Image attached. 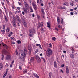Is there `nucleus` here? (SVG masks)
<instances>
[{"instance_id": "obj_18", "label": "nucleus", "mask_w": 78, "mask_h": 78, "mask_svg": "<svg viewBox=\"0 0 78 78\" xmlns=\"http://www.w3.org/2000/svg\"><path fill=\"white\" fill-rule=\"evenodd\" d=\"M54 65L55 67H57V65H56V62L55 61H54Z\"/></svg>"}, {"instance_id": "obj_2", "label": "nucleus", "mask_w": 78, "mask_h": 78, "mask_svg": "<svg viewBox=\"0 0 78 78\" xmlns=\"http://www.w3.org/2000/svg\"><path fill=\"white\" fill-rule=\"evenodd\" d=\"M52 50L50 49H48L46 51V55L48 57H50L51 55H52Z\"/></svg>"}, {"instance_id": "obj_29", "label": "nucleus", "mask_w": 78, "mask_h": 78, "mask_svg": "<svg viewBox=\"0 0 78 78\" xmlns=\"http://www.w3.org/2000/svg\"><path fill=\"white\" fill-rule=\"evenodd\" d=\"M60 23H57V25L59 28H61V25H60Z\"/></svg>"}, {"instance_id": "obj_57", "label": "nucleus", "mask_w": 78, "mask_h": 78, "mask_svg": "<svg viewBox=\"0 0 78 78\" xmlns=\"http://www.w3.org/2000/svg\"><path fill=\"white\" fill-rule=\"evenodd\" d=\"M3 58H4V56L3 55L2 57L1 58V60H3Z\"/></svg>"}, {"instance_id": "obj_43", "label": "nucleus", "mask_w": 78, "mask_h": 78, "mask_svg": "<svg viewBox=\"0 0 78 78\" xmlns=\"http://www.w3.org/2000/svg\"><path fill=\"white\" fill-rule=\"evenodd\" d=\"M66 8L65 7H61L60 9H66Z\"/></svg>"}, {"instance_id": "obj_64", "label": "nucleus", "mask_w": 78, "mask_h": 78, "mask_svg": "<svg viewBox=\"0 0 78 78\" xmlns=\"http://www.w3.org/2000/svg\"><path fill=\"white\" fill-rule=\"evenodd\" d=\"M70 14H71V15H73V12H71L70 13Z\"/></svg>"}, {"instance_id": "obj_63", "label": "nucleus", "mask_w": 78, "mask_h": 78, "mask_svg": "<svg viewBox=\"0 0 78 78\" xmlns=\"http://www.w3.org/2000/svg\"><path fill=\"white\" fill-rule=\"evenodd\" d=\"M57 61L58 62H59V61H58V58H57Z\"/></svg>"}, {"instance_id": "obj_5", "label": "nucleus", "mask_w": 78, "mask_h": 78, "mask_svg": "<svg viewBox=\"0 0 78 78\" xmlns=\"http://www.w3.org/2000/svg\"><path fill=\"white\" fill-rule=\"evenodd\" d=\"M32 5L34 8V9L35 10H37V7H36V4L35 3H34V2H33L32 3Z\"/></svg>"}, {"instance_id": "obj_27", "label": "nucleus", "mask_w": 78, "mask_h": 78, "mask_svg": "<svg viewBox=\"0 0 78 78\" xmlns=\"http://www.w3.org/2000/svg\"><path fill=\"white\" fill-rule=\"evenodd\" d=\"M52 74V73L51 72L49 73V78H51V76Z\"/></svg>"}, {"instance_id": "obj_12", "label": "nucleus", "mask_w": 78, "mask_h": 78, "mask_svg": "<svg viewBox=\"0 0 78 78\" xmlns=\"http://www.w3.org/2000/svg\"><path fill=\"white\" fill-rule=\"evenodd\" d=\"M39 27H42L43 26V22H40L39 23Z\"/></svg>"}, {"instance_id": "obj_1", "label": "nucleus", "mask_w": 78, "mask_h": 78, "mask_svg": "<svg viewBox=\"0 0 78 78\" xmlns=\"http://www.w3.org/2000/svg\"><path fill=\"white\" fill-rule=\"evenodd\" d=\"M27 53V51L26 49H24V51H22L21 52V56L20 58V59H23L24 58H25V56L26 54Z\"/></svg>"}, {"instance_id": "obj_51", "label": "nucleus", "mask_w": 78, "mask_h": 78, "mask_svg": "<svg viewBox=\"0 0 78 78\" xmlns=\"http://www.w3.org/2000/svg\"><path fill=\"white\" fill-rule=\"evenodd\" d=\"M61 67H64V64L61 65Z\"/></svg>"}, {"instance_id": "obj_34", "label": "nucleus", "mask_w": 78, "mask_h": 78, "mask_svg": "<svg viewBox=\"0 0 78 78\" xmlns=\"http://www.w3.org/2000/svg\"><path fill=\"white\" fill-rule=\"evenodd\" d=\"M3 46L5 48H6L7 49L8 48V46H7V45H6V44H4L3 45Z\"/></svg>"}, {"instance_id": "obj_31", "label": "nucleus", "mask_w": 78, "mask_h": 78, "mask_svg": "<svg viewBox=\"0 0 78 78\" xmlns=\"http://www.w3.org/2000/svg\"><path fill=\"white\" fill-rule=\"evenodd\" d=\"M27 69H26L23 71V72L24 73H26L27 72Z\"/></svg>"}, {"instance_id": "obj_23", "label": "nucleus", "mask_w": 78, "mask_h": 78, "mask_svg": "<svg viewBox=\"0 0 78 78\" xmlns=\"http://www.w3.org/2000/svg\"><path fill=\"white\" fill-rule=\"evenodd\" d=\"M30 10H31V11H30V12H33V10L32 7L31 6H30Z\"/></svg>"}, {"instance_id": "obj_19", "label": "nucleus", "mask_w": 78, "mask_h": 78, "mask_svg": "<svg viewBox=\"0 0 78 78\" xmlns=\"http://www.w3.org/2000/svg\"><path fill=\"white\" fill-rule=\"evenodd\" d=\"M23 11H24L25 13L26 14H27L28 13V10H27V9L25 8L23 9Z\"/></svg>"}, {"instance_id": "obj_33", "label": "nucleus", "mask_w": 78, "mask_h": 78, "mask_svg": "<svg viewBox=\"0 0 78 78\" xmlns=\"http://www.w3.org/2000/svg\"><path fill=\"white\" fill-rule=\"evenodd\" d=\"M40 58L39 56L38 55H36V59L37 60V59H39Z\"/></svg>"}, {"instance_id": "obj_45", "label": "nucleus", "mask_w": 78, "mask_h": 78, "mask_svg": "<svg viewBox=\"0 0 78 78\" xmlns=\"http://www.w3.org/2000/svg\"><path fill=\"white\" fill-rule=\"evenodd\" d=\"M1 32H2L3 33H4L5 32V30H1Z\"/></svg>"}, {"instance_id": "obj_36", "label": "nucleus", "mask_w": 78, "mask_h": 78, "mask_svg": "<svg viewBox=\"0 0 78 78\" xmlns=\"http://www.w3.org/2000/svg\"><path fill=\"white\" fill-rule=\"evenodd\" d=\"M52 39L53 41H56V38L55 37H53Z\"/></svg>"}, {"instance_id": "obj_50", "label": "nucleus", "mask_w": 78, "mask_h": 78, "mask_svg": "<svg viewBox=\"0 0 78 78\" xmlns=\"http://www.w3.org/2000/svg\"><path fill=\"white\" fill-rule=\"evenodd\" d=\"M18 3L19 4V5H20V6H22V4H21V3L18 2Z\"/></svg>"}, {"instance_id": "obj_3", "label": "nucleus", "mask_w": 78, "mask_h": 78, "mask_svg": "<svg viewBox=\"0 0 78 78\" xmlns=\"http://www.w3.org/2000/svg\"><path fill=\"white\" fill-rule=\"evenodd\" d=\"M29 36L30 37H33V33H34L35 31V30L34 29H29Z\"/></svg>"}, {"instance_id": "obj_11", "label": "nucleus", "mask_w": 78, "mask_h": 78, "mask_svg": "<svg viewBox=\"0 0 78 78\" xmlns=\"http://www.w3.org/2000/svg\"><path fill=\"white\" fill-rule=\"evenodd\" d=\"M13 25L14 27H17V24L15 21L13 22Z\"/></svg>"}, {"instance_id": "obj_39", "label": "nucleus", "mask_w": 78, "mask_h": 78, "mask_svg": "<svg viewBox=\"0 0 78 78\" xmlns=\"http://www.w3.org/2000/svg\"><path fill=\"white\" fill-rule=\"evenodd\" d=\"M70 5L71 6H73V2H71L70 3Z\"/></svg>"}, {"instance_id": "obj_54", "label": "nucleus", "mask_w": 78, "mask_h": 78, "mask_svg": "<svg viewBox=\"0 0 78 78\" xmlns=\"http://www.w3.org/2000/svg\"><path fill=\"white\" fill-rule=\"evenodd\" d=\"M5 67H8V64H6L5 65Z\"/></svg>"}, {"instance_id": "obj_35", "label": "nucleus", "mask_w": 78, "mask_h": 78, "mask_svg": "<svg viewBox=\"0 0 78 78\" xmlns=\"http://www.w3.org/2000/svg\"><path fill=\"white\" fill-rule=\"evenodd\" d=\"M68 5V3H67V2H65V3L63 5L64 6H65V5L66 6H67V5Z\"/></svg>"}, {"instance_id": "obj_10", "label": "nucleus", "mask_w": 78, "mask_h": 78, "mask_svg": "<svg viewBox=\"0 0 78 78\" xmlns=\"http://www.w3.org/2000/svg\"><path fill=\"white\" fill-rule=\"evenodd\" d=\"M25 7L26 8V9H27V10H28V11H29L30 10V7H29V6L28 5H25Z\"/></svg>"}, {"instance_id": "obj_6", "label": "nucleus", "mask_w": 78, "mask_h": 78, "mask_svg": "<svg viewBox=\"0 0 78 78\" xmlns=\"http://www.w3.org/2000/svg\"><path fill=\"white\" fill-rule=\"evenodd\" d=\"M66 73H67V74L69 73V67H68V66H66Z\"/></svg>"}, {"instance_id": "obj_24", "label": "nucleus", "mask_w": 78, "mask_h": 78, "mask_svg": "<svg viewBox=\"0 0 78 78\" xmlns=\"http://www.w3.org/2000/svg\"><path fill=\"white\" fill-rule=\"evenodd\" d=\"M70 58H74V55H73V54H71L70 55Z\"/></svg>"}, {"instance_id": "obj_17", "label": "nucleus", "mask_w": 78, "mask_h": 78, "mask_svg": "<svg viewBox=\"0 0 78 78\" xmlns=\"http://www.w3.org/2000/svg\"><path fill=\"white\" fill-rule=\"evenodd\" d=\"M4 18L5 20L6 21V22H8V19H7V17L5 14L4 15Z\"/></svg>"}, {"instance_id": "obj_46", "label": "nucleus", "mask_w": 78, "mask_h": 78, "mask_svg": "<svg viewBox=\"0 0 78 78\" xmlns=\"http://www.w3.org/2000/svg\"><path fill=\"white\" fill-rule=\"evenodd\" d=\"M6 1L8 4V5H9V1L8 0H6Z\"/></svg>"}, {"instance_id": "obj_40", "label": "nucleus", "mask_w": 78, "mask_h": 78, "mask_svg": "<svg viewBox=\"0 0 78 78\" xmlns=\"http://www.w3.org/2000/svg\"><path fill=\"white\" fill-rule=\"evenodd\" d=\"M6 31L8 32V33H9V28H7L6 30Z\"/></svg>"}, {"instance_id": "obj_62", "label": "nucleus", "mask_w": 78, "mask_h": 78, "mask_svg": "<svg viewBox=\"0 0 78 78\" xmlns=\"http://www.w3.org/2000/svg\"><path fill=\"white\" fill-rule=\"evenodd\" d=\"M32 16L33 17H34V13H33L32 15Z\"/></svg>"}, {"instance_id": "obj_49", "label": "nucleus", "mask_w": 78, "mask_h": 78, "mask_svg": "<svg viewBox=\"0 0 78 78\" xmlns=\"http://www.w3.org/2000/svg\"><path fill=\"white\" fill-rule=\"evenodd\" d=\"M14 60H13L11 62V64H13V63H14Z\"/></svg>"}, {"instance_id": "obj_21", "label": "nucleus", "mask_w": 78, "mask_h": 78, "mask_svg": "<svg viewBox=\"0 0 78 78\" xmlns=\"http://www.w3.org/2000/svg\"><path fill=\"white\" fill-rule=\"evenodd\" d=\"M36 46H39L40 48L41 49H42V47H41V45H40V44H36Z\"/></svg>"}, {"instance_id": "obj_52", "label": "nucleus", "mask_w": 78, "mask_h": 78, "mask_svg": "<svg viewBox=\"0 0 78 78\" xmlns=\"http://www.w3.org/2000/svg\"><path fill=\"white\" fill-rule=\"evenodd\" d=\"M4 9L5 10V12L6 13V8H5V6H4Z\"/></svg>"}, {"instance_id": "obj_30", "label": "nucleus", "mask_w": 78, "mask_h": 78, "mask_svg": "<svg viewBox=\"0 0 78 78\" xmlns=\"http://www.w3.org/2000/svg\"><path fill=\"white\" fill-rule=\"evenodd\" d=\"M7 75V72H6V73L3 75V78H5V76H6Z\"/></svg>"}, {"instance_id": "obj_55", "label": "nucleus", "mask_w": 78, "mask_h": 78, "mask_svg": "<svg viewBox=\"0 0 78 78\" xmlns=\"http://www.w3.org/2000/svg\"><path fill=\"white\" fill-rule=\"evenodd\" d=\"M44 0H40V3H42Z\"/></svg>"}, {"instance_id": "obj_4", "label": "nucleus", "mask_w": 78, "mask_h": 78, "mask_svg": "<svg viewBox=\"0 0 78 78\" xmlns=\"http://www.w3.org/2000/svg\"><path fill=\"white\" fill-rule=\"evenodd\" d=\"M28 50L29 51V55H31V50H32V47H31V45H29Z\"/></svg>"}, {"instance_id": "obj_8", "label": "nucleus", "mask_w": 78, "mask_h": 78, "mask_svg": "<svg viewBox=\"0 0 78 78\" xmlns=\"http://www.w3.org/2000/svg\"><path fill=\"white\" fill-rule=\"evenodd\" d=\"M16 19H17L18 21L19 22H20V18L19 16H18L17 15L16 16Z\"/></svg>"}, {"instance_id": "obj_59", "label": "nucleus", "mask_w": 78, "mask_h": 78, "mask_svg": "<svg viewBox=\"0 0 78 78\" xmlns=\"http://www.w3.org/2000/svg\"><path fill=\"white\" fill-rule=\"evenodd\" d=\"M41 6H44V4H43V3H41Z\"/></svg>"}, {"instance_id": "obj_53", "label": "nucleus", "mask_w": 78, "mask_h": 78, "mask_svg": "<svg viewBox=\"0 0 78 78\" xmlns=\"http://www.w3.org/2000/svg\"><path fill=\"white\" fill-rule=\"evenodd\" d=\"M11 38L12 39H13V40H14V39H15V38H14L13 37H11Z\"/></svg>"}, {"instance_id": "obj_58", "label": "nucleus", "mask_w": 78, "mask_h": 78, "mask_svg": "<svg viewBox=\"0 0 78 78\" xmlns=\"http://www.w3.org/2000/svg\"><path fill=\"white\" fill-rule=\"evenodd\" d=\"M38 51V49H36V51H35V53H37Z\"/></svg>"}, {"instance_id": "obj_28", "label": "nucleus", "mask_w": 78, "mask_h": 78, "mask_svg": "<svg viewBox=\"0 0 78 78\" xmlns=\"http://www.w3.org/2000/svg\"><path fill=\"white\" fill-rule=\"evenodd\" d=\"M34 61V58L33 57H31L30 59V62H33Z\"/></svg>"}, {"instance_id": "obj_20", "label": "nucleus", "mask_w": 78, "mask_h": 78, "mask_svg": "<svg viewBox=\"0 0 78 78\" xmlns=\"http://www.w3.org/2000/svg\"><path fill=\"white\" fill-rule=\"evenodd\" d=\"M41 12H42V13H43V14H45V12H44V9L42 8V9H41Z\"/></svg>"}, {"instance_id": "obj_16", "label": "nucleus", "mask_w": 78, "mask_h": 78, "mask_svg": "<svg viewBox=\"0 0 78 78\" xmlns=\"http://www.w3.org/2000/svg\"><path fill=\"white\" fill-rule=\"evenodd\" d=\"M3 53L5 54V55H8V52L6 50H5L3 51Z\"/></svg>"}, {"instance_id": "obj_7", "label": "nucleus", "mask_w": 78, "mask_h": 78, "mask_svg": "<svg viewBox=\"0 0 78 78\" xmlns=\"http://www.w3.org/2000/svg\"><path fill=\"white\" fill-rule=\"evenodd\" d=\"M6 59L7 61H9L10 59H11V55H8L6 56Z\"/></svg>"}, {"instance_id": "obj_15", "label": "nucleus", "mask_w": 78, "mask_h": 78, "mask_svg": "<svg viewBox=\"0 0 78 78\" xmlns=\"http://www.w3.org/2000/svg\"><path fill=\"white\" fill-rule=\"evenodd\" d=\"M33 75L37 78H39V76L37 74H36L34 73H33Z\"/></svg>"}, {"instance_id": "obj_42", "label": "nucleus", "mask_w": 78, "mask_h": 78, "mask_svg": "<svg viewBox=\"0 0 78 78\" xmlns=\"http://www.w3.org/2000/svg\"><path fill=\"white\" fill-rule=\"evenodd\" d=\"M16 55L17 56H18V55H19V54H18V52H17V50H16Z\"/></svg>"}, {"instance_id": "obj_38", "label": "nucleus", "mask_w": 78, "mask_h": 78, "mask_svg": "<svg viewBox=\"0 0 78 78\" xmlns=\"http://www.w3.org/2000/svg\"><path fill=\"white\" fill-rule=\"evenodd\" d=\"M41 59H43V61L44 62V63H45V58H44L42 57Z\"/></svg>"}, {"instance_id": "obj_9", "label": "nucleus", "mask_w": 78, "mask_h": 78, "mask_svg": "<svg viewBox=\"0 0 78 78\" xmlns=\"http://www.w3.org/2000/svg\"><path fill=\"white\" fill-rule=\"evenodd\" d=\"M57 23H60V22L61 21V20H60V19H59V17H57Z\"/></svg>"}, {"instance_id": "obj_14", "label": "nucleus", "mask_w": 78, "mask_h": 78, "mask_svg": "<svg viewBox=\"0 0 78 78\" xmlns=\"http://www.w3.org/2000/svg\"><path fill=\"white\" fill-rule=\"evenodd\" d=\"M47 27H48L50 29V23L49 22H47Z\"/></svg>"}, {"instance_id": "obj_22", "label": "nucleus", "mask_w": 78, "mask_h": 78, "mask_svg": "<svg viewBox=\"0 0 78 78\" xmlns=\"http://www.w3.org/2000/svg\"><path fill=\"white\" fill-rule=\"evenodd\" d=\"M40 31H41V33H44V29L43 28H41L40 30Z\"/></svg>"}, {"instance_id": "obj_60", "label": "nucleus", "mask_w": 78, "mask_h": 78, "mask_svg": "<svg viewBox=\"0 0 78 78\" xmlns=\"http://www.w3.org/2000/svg\"><path fill=\"white\" fill-rule=\"evenodd\" d=\"M22 14H23V15H25V12H24L23 11L22 12Z\"/></svg>"}, {"instance_id": "obj_61", "label": "nucleus", "mask_w": 78, "mask_h": 78, "mask_svg": "<svg viewBox=\"0 0 78 78\" xmlns=\"http://www.w3.org/2000/svg\"><path fill=\"white\" fill-rule=\"evenodd\" d=\"M3 29L5 30V26L4 25H3Z\"/></svg>"}, {"instance_id": "obj_48", "label": "nucleus", "mask_w": 78, "mask_h": 78, "mask_svg": "<svg viewBox=\"0 0 78 78\" xmlns=\"http://www.w3.org/2000/svg\"><path fill=\"white\" fill-rule=\"evenodd\" d=\"M24 4L25 5V6H27V5H28V4L26 2H24Z\"/></svg>"}, {"instance_id": "obj_13", "label": "nucleus", "mask_w": 78, "mask_h": 78, "mask_svg": "<svg viewBox=\"0 0 78 78\" xmlns=\"http://www.w3.org/2000/svg\"><path fill=\"white\" fill-rule=\"evenodd\" d=\"M3 67V65L2 63H0V70H2Z\"/></svg>"}, {"instance_id": "obj_44", "label": "nucleus", "mask_w": 78, "mask_h": 78, "mask_svg": "<svg viewBox=\"0 0 78 78\" xmlns=\"http://www.w3.org/2000/svg\"><path fill=\"white\" fill-rule=\"evenodd\" d=\"M49 47H52V45L51 43H50L49 44Z\"/></svg>"}, {"instance_id": "obj_26", "label": "nucleus", "mask_w": 78, "mask_h": 78, "mask_svg": "<svg viewBox=\"0 0 78 78\" xmlns=\"http://www.w3.org/2000/svg\"><path fill=\"white\" fill-rule=\"evenodd\" d=\"M17 43H18V44H21V41L20 40H18L17 42Z\"/></svg>"}, {"instance_id": "obj_41", "label": "nucleus", "mask_w": 78, "mask_h": 78, "mask_svg": "<svg viewBox=\"0 0 78 78\" xmlns=\"http://www.w3.org/2000/svg\"><path fill=\"white\" fill-rule=\"evenodd\" d=\"M62 20L61 21V23L62 24L63 23V18H62Z\"/></svg>"}, {"instance_id": "obj_25", "label": "nucleus", "mask_w": 78, "mask_h": 78, "mask_svg": "<svg viewBox=\"0 0 78 78\" xmlns=\"http://www.w3.org/2000/svg\"><path fill=\"white\" fill-rule=\"evenodd\" d=\"M37 61L38 63H40V62H41V59H40V58H39L38 59H37Z\"/></svg>"}, {"instance_id": "obj_47", "label": "nucleus", "mask_w": 78, "mask_h": 78, "mask_svg": "<svg viewBox=\"0 0 78 78\" xmlns=\"http://www.w3.org/2000/svg\"><path fill=\"white\" fill-rule=\"evenodd\" d=\"M75 51L74 50H72V53H75Z\"/></svg>"}, {"instance_id": "obj_56", "label": "nucleus", "mask_w": 78, "mask_h": 78, "mask_svg": "<svg viewBox=\"0 0 78 78\" xmlns=\"http://www.w3.org/2000/svg\"><path fill=\"white\" fill-rule=\"evenodd\" d=\"M13 19L15 21V20H16V17H15L13 16Z\"/></svg>"}, {"instance_id": "obj_37", "label": "nucleus", "mask_w": 78, "mask_h": 78, "mask_svg": "<svg viewBox=\"0 0 78 78\" xmlns=\"http://www.w3.org/2000/svg\"><path fill=\"white\" fill-rule=\"evenodd\" d=\"M2 10L0 9V16H2Z\"/></svg>"}, {"instance_id": "obj_32", "label": "nucleus", "mask_w": 78, "mask_h": 78, "mask_svg": "<svg viewBox=\"0 0 78 78\" xmlns=\"http://www.w3.org/2000/svg\"><path fill=\"white\" fill-rule=\"evenodd\" d=\"M25 27H27V24L26 23V22H24L23 23Z\"/></svg>"}]
</instances>
